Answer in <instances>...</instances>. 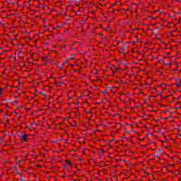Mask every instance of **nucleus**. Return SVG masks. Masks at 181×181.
<instances>
[{"instance_id":"obj_28","label":"nucleus","mask_w":181,"mask_h":181,"mask_svg":"<svg viewBox=\"0 0 181 181\" xmlns=\"http://www.w3.org/2000/svg\"><path fill=\"white\" fill-rule=\"evenodd\" d=\"M25 128H29V127L27 126V127H25Z\"/></svg>"},{"instance_id":"obj_21","label":"nucleus","mask_w":181,"mask_h":181,"mask_svg":"<svg viewBox=\"0 0 181 181\" xmlns=\"http://www.w3.org/2000/svg\"><path fill=\"white\" fill-rule=\"evenodd\" d=\"M43 95H45V97H46V94L43 93Z\"/></svg>"},{"instance_id":"obj_27","label":"nucleus","mask_w":181,"mask_h":181,"mask_svg":"<svg viewBox=\"0 0 181 181\" xmlns=\"http://www.w3.org/2000/svg\"><path fill=\"white\" fill-rule=\"evenodd\" d=\"M117 70H119V68H117Z\"/></svg>"},{"instance_id":"obj_25","label":"nucleus","mask_w":181,"mask_h":181,"mask_svg":"<svg viewBox=\"0 0 181 181\" xmlns=\"http://www.w3.org/2000/svg\"><path fill=\"white\" fill-rule=\"evenodd\" d=\"M18 96H16L15 98H18Z\"/></svg>"},{"instance_id":"obj_20","label":"nucleus","mask_w":181,"mask_h":181,"mask_svg":"<svg viewBox=\"0 0 181 181\" xmlns=\"http://www.w3.org/2000/svg\"><path fill=\"white\" fill-rule=\"evenodd\" d=\"M69 60H71V58H68Z\"/></svg>"},{"instance_id":"obj_34","label":"nucleus","mask_w":181,"mask_h":181,"mask_svg":"<svg viewBox=\"0 0 181 181\" xmlns=\"http://www.w3.org/2000/svg\"><path fill=\"white\" fill-rule=\"evenodd\" d=\"M161 60H163H163H164V59H163H163H161Z\"/></svg>"},{"instance_id":"obj_22","label":"nucleus","mask_w":181,"mask_h":181,"mask_svg":"<svg viewBox=\"0 0 181 181\" xmlns=\"http://www.w3.org/2000/svg\"><path fill=\"white\" fill-rule=\"evenodd\" d=\"M122 138H125V136H122Z\"/></svg>"},{"instance_id":"obj_33","label":"nucleus","mask_w":181,"mask_h":181,"mask_svg":"<svg viewBox=\"0 0 181 181\" xmlns=\"http://www.w3.org/2000/svg\"><path fill=\"white\" fill-rule=\"evenodd\" d=\"M16 103H18V100H16Z\"/></svg>"},{"instance_id":"obj_11","label":"nucleus","mask_w":181,"mask_h":181,"mask_svg":"<svg viewBox=\"0 0 181 181\" xmlns=\"http://www.w3.org/2000/svg\"><path fill=\"white\" fill-rule=\"evenodd\" d=\"M63 166H64V168H67V165H64Z\"/></svg>"},{"instance_id":"obj_10","label":"nucleus","mask_w":181,"mask_h":181,"mask_svg":"<svg viewBox=\"0 0 181 181\" xmlns=\"http://www.w3.org/2000/svg\"><path fill=\"white\" fill-rule=\"evenodd\" d=\"M107 90L106 91H105V92H103V94H107Z\"/></svg>"},{"instance_id":"obj_29","label":"nucleus","mask_w":181,"mask_h":181,"mask_svg":"<svg viewBox=\"0 0 181 181\" xmlns=\"http://www.w3.org/2000/svg\"><path fill=\"white\" fill-rule=\"evenodd\" d=\"M163 60H165V57H163Z\"/></svg>"},{"instance_id":"obj_7","label":"nucleus","mask_w":181,"mask_h":181,"mask_svg":"<svg viewBox=\"0 0 181 181\" xmlns=\"http://www.w3.org/2000/svg\"><path fill=\"white\" fill-rule=\"evenodd\" d=\"M0 94H2V88L0 87Z\"/></svg>"},{"instance_id":"obj_1","label":"nucleus","mask_w":181,"mask_h":181,"mask_svg":"<svg viewBox=\"0 0 181 181\" xmlns=\"http://www.w3.org/2000/svg\"><path fill=\"white\" fill-rule=\"evenodd\" d=\"M18 136H21L22 141L25 142V141H28V134L26 132H22L21 135H18Z\"/></svg>"},{"instance_id":"obj_23","label":"nucleus","mask_w":181,"mask_h":181,"mask_svg":"<svg viewBox=\"0 0 181 181\" xmlns=\"http://www.w3.org/2000/svg\"><path fill=\"white\" fill-rule=\"evenodd\" d=\"M161 26H162V28H163L164 25L163 24Z\"/></svg>"},{"instance_id":"obj_2","label":"nucleus","mask_w":181,"mask_h":181,"mask_svg":"<svg viewBox=\"0 0 181 181\" xmlns=\"http://www.w3.org/2000/svg\"><path fill=\"white\" fill-rule=\"evenodd\" d=\"M176 86H177L178 87H180V86H181V79L179 78L176 83H175Z\"/></svg>"},{"instance_id":"obj_12","label":"nucleus","mask_w":181,"mask_h":181,"mask_svg":"<svg viewBox=\"0 0 181 181\" xmlns=\"http://www.w3.org/2000/svg\"><path fill=\"white\" fill-rule=\"evenodd\" d=\"M132 43H136V41H133Z\"/></svg>"},{"instance_id":"obj_9","label":"nucleus","mask_w":181,"mask_h":181,"mask_svg":"<svg viewBox=\"0 0 181 181\" xmlns=\"http://www.w3.org/2000/svg\"><path fill=\"white\" fill-rule=\"evenodd\" d=\"M124 131H125V132H128V131L127 130L126 128H124Z\"/></svg>"},{"instance_id":"obj_15","label":"nucleus","mask_w":181,"mask_h":181,"mask_svg":"<svg viewBox=\"0 0 181 181\" xmlns=\"http://www.w3.org/2000/svg\"><path fill=\"white\" fill-rule=\"evenodd\" d=\"M148 97H149V98H151V97H152V95H150Z\"/></svg>"},{"instance_id":"obj_19","label":"nucleus","mask_w":181,"mask_h":181,"mask_svg":"<svg viewBox=\"0 0 181 181\" xmlns=\"http://www.w3.org/2000/svg\"><path fill=\"white\" fill-rule=\"evenodd\" d=\"M162 151V149L161 148H159V151L160 152Z\"/></svg>"},{"instance_id":"obj_5","label":"nucleus","mask_w":181,"mask_h":181,"mask_svg":"<svg viewBox=\"0 0 181 181\" xmlns=\"http://www.w3.org/2000/svg\"><path fill=\"white\" fill-rule=\"evenodd\" d=\"M16 172L17 173L18 175H21V172H19V170H18V169H16Z\"/></svg>"},{"instance_id":"obj_3","label":"nucleus","mask_w":181,"mask_h":181,"mask_svg":"<svg viewBox=\"0 0 181 181\" xmlns=\"http://www.w3.org/2000/svg\"><path fill=\"white\" fill-rule=\"evenodd\" d=\"M66 163H67V165H70L71 161H70V160H66Z\"/></svg>"},{"instance_id":"obj_24","label":"nucleus","mask_w":181,"mask_h":181,"mask_svg":"<svg viewBox=\"0 0 181 181\" xmlns=\"http://www.w3.org/2000/svg\"><path fill=\"white\" fill-rule=\"evenodd\" d=\"M100 36H103V34H100Z\"/></svg>"},{"instance_id":"obj_30","label":"nucleus","mask_w":181,"mask_h":181,"mask_svg":"<svg viewBox=\"0 0 181 181\" xmlns=\"http://www.w3.org/2000/svg\"><path fill=\"white\" fill-rule=\"evenodd\" d=\"M77 104H80V103L78 102Z\"/></svg>"},{"instance_id":"obj_8","label":"nucleus","mask_w":181,"mask_h":181,"mask_svg":"<svg viewBox=\"0 0 181 181\" xmlns=\"http://www.w3.org/2000/svg\"><path fill=\"white\" fill-rule=\"evenodd\" d=\"M154 156H156L157 158H158V153H156V154L154 155Z\"/></svg>"},{"instance_id":"obj_13","label":"nucleus","mask_w":181,"mask_h":181,"mask_svg":"<svg viewBox=\"0 0 181 181\" xmlns=\"http://www.w3.org/2000/svg\"><path fill=\"white\" fill-rule=\"evenodd\" d=\"M35 122H33V123H32V124H31V125H35Z\"/></svg>"},{"instance_id":"obj_4","label":"nucleus","mask_w":181,"mask_h":181,"mask_svg":"<svg viewBox=\"0 0 181 181\" xmlns=\"http://www.w3.org/2000/svg\"><path fill=\"white\" fill-rule=\"evenodd\" d=\"M125 47H125V45H123V46L121 47L120 49H122V50H124V49H125Z\"/></svg>"},{"instance_id":"obj_31","label":"nucleus","mask_w":181,"mask_h":181,"mask_svg":"<svg viewBox=\"0 0 181 181\" xmlns=\"http://www.w3.org/2000/svg\"><path fill=\"white\" fill-rule=\"evenodd\" d=\"M154 144H156V142H153Z\"/></svg>"},{"instance_id":"obj_32","label":"nucleus","mask_w":181,"mask_h":181,"mask_svg":"<svg viewBox=\"0 0 181 181\" xmlns=\"http://www.w3.org/2000/svg\"><path fill=\"white\" fill-rule=\"evenodd\" d=\"M73 66H74V65H73V64H71V66H72V67H73Z\"/></svg>"},{"instance_id":"obj_17","label":"nucleus","mask_w":181,"mask_h":181,"mask_svg":"<svg viewBox=\"0 0 181 181\" xmlns=\"http://www.w3.org/2000/svg\"><path fill=\"white\" fill-rule=\"evenodd\" d=\"M40 94H43V92H40Z\"/></svg>"},{"instance_id":"obj_18","label":"nucleus","mask_w":181,"mask_h":181,"mask_svg":"<svg viewBox=\"0 0 181 181\" xmlns=\"http://www.w3.org/2000/svg\"><path fill=\"white\" fill-rule=\"evenodd\" d=\"M168 112L170 111V109L167 110Z\"/></svg>"},{"instance_id":"obj_16","label":"nucleus","mask_w":181,"mask_h":181,"mask_svg":"<svg viewBox=\"0 0 181 181\" xmlns=\"http://www.w3.org/2000/svg\"><path fill=\"white\" fill-rule=\"evenodd\" d=\"M164 64L166 66V65H168V64H166L165 62H164Z\"/></svg>"},{"instance_id":"obj_26","label":"nucleus","mask_w":181,"mask_h":181,"mask_svg":"<svg viewBox=\"0 0 181 181\" xmlns=\"http://www.w3.org/2000/svg\"><path fill=\"white\" fill-rule=\"evenodd\" d=\"M132 131H133V130H130V132H132Z\"/></svg>"},{"instance_id":"obj_6","label":"nucleus","mask_w":181,"mask_h":181,"mask_svg":"<svg viewBox=\"0 0 181 181\" xmlns=\"http://www.w3.org/2000/svg\"><path fill=\"white\" fill-rule=\"evenodd\" d=\"M169 118H173V116L170 115L169 117H167V119H169Z\"/></svg>"},{"instance_id":"obj_14","label":"nucleus","mask_w":181,"mask_h":181,"mask_svg":"<svg viewBox=\"0 0 181 181\" xmlns=\"http://www.w3.org/2000/svg\"><path fill=\"white\" fill-rule=\"evenodd\" d=\"M4 138H5V136H4L3 137H1V140L4 139Z\"/></svg>"}]
</instances>
